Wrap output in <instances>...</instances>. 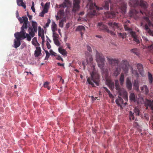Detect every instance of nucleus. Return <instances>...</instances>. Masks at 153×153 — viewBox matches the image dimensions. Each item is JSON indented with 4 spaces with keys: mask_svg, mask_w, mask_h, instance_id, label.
Listing matches in <instances>:
<instances>
[{
    "mask_svg": "<svg viewBox=\"0 0 153 153\" xmlns=\"http://www.w3.org/2000/svg\"><path fill=\"white\" fill-rule=\"evenodd\" d=\"M49 83L48 82H44L43 85L45 88H47L48 90H49L51 88V87L49 86Z\"/></svg>",
    "mask_w": 153,
    "mask_h": 153,
    "instance_id": "obj_38",
    "label": "nucleus"
},
{
    "mask_svg": "<svg viewBox=\"0 0 153 153\" xmlns=\"http://www.w3.org/2000/svg\"><path fill=\"white\" fill-rule=\"evenodd\" d=\"M115 102L117 105L121 108L122 107L121 104L123 103V100L122 98L118 97V98L116 100Z\"/></svg>",
    "mask_w": 153,
    "mask_h": 153,
    "instance_id": "obj_21",
    "label": "nucleus"
},
{
    "mask_svg": "<svg viewBox=\"0 0 153 153\" xmlns=\"http://www.w3.org/2000/svg\"><path fill=\"white\" fill-rule=\"evenodd\" d=\"M147 106L150 107L151 110L153 111V104L152 103L149 102L147 103Z\"/></svg>",
    "mask_w": 153,
    "mask_h": 153,
    "instance_id": "obj_43",
    "label": "nucleus"
},
{
    "mask_svg": "<svg viewBox=\"0 0 153 153\" xmlns=\"http://www.w3.org/2000/svg\"><path fill=\"white\" fill-rule=\"evenodd\" d=\"M32 25L33 27V28L34 29V31L37 32V24L35 22L32 21Z\"/></svg>",
    "mask_w": 153,
    "mask_h": 153,
    "instance_id": "obj_31",
    "label": "nucleus"
},
{
    "mask_svg": "<svg viewBox=\"0 0 153 153\" xmlns=\"http://www.w3.org/2000/svg\"><path fill=\"white\" fill-rule=\"evenodd\" d=\"M59 26L60 27H63V24L61 21L59 22Z\"/></svg>",
    "mask_w": 153,
    "mask_h": 153,
    "instance_id": "obj_59",
    "label": "nucleus"
},
{
    "mask_svg": "<svg viewBox=\"0 0 153 153\" xmlns=\"http://www.w3.org/2000/svg\"><path fill=\"white\" fill-rule=\"evenodd\" d=\"M144 19L146 22L145 25V29L150 35L153 36V31H151L149 28V27L152 25V23L148 17H144Z\"/></svg>",
    "mask_w": 153,
    "mask_h": 153,
    "instance_id": "obj_7",
    "label": "nucleus"
},
{
    "mask_svg": "<svg viewBox=\"0 0 153 153\" xmlns=\"http://www.w3.org/2000/svg\"><path fill=\"white\" fill-rule=\"evenodd\" d=\"M45 13H46L43 10V11L40 13L39 16L41 17H44Z\"/></svg>",
    "mask_w": 153,
    "mask_h": 153,
    "instance_id": "obj_53",
    "label": "nucleus"
},
{
    "mask_svg": "<svg viewBox=\"0 0 153 153\" xmlns=\"http://www.w3.org/2000/svg\"><path fill=\"white\" fill-rule=\"evenodd\" d=\"M80 1L79 0H74L73 7L72 12L75 13L79 9Z\"/></svg>",
    "mask_w": 153,
    "mask_h": 153,
    "instance_id": "obj_10",
    "label": "nucleus"
},
{
    "mask_svg": "<svg viewBox=\"0 0 153 153\" xmlns=\"http://www.w3.org/2000/svg\"><path fill=\"white\" fill-rule=\"evenodd\" d=\"M133 86L134 88V89L137 91L139 90V83L137 80H135L133 82Z\"/></svg>",
    "mask_w": 153,
    "mask_h": 153,
    "instance_id": "obj_30",
    "label": "nucleus"
},
{
    "mask_svg": "<svg viewBox=\"0 0 153 153\" xmlns=\"http://www.w3.org/2000/svg\"><path fill=\"white\" fill-rule=\"evenodd\" d=\"M82 65L83 66V68L85 69V62L84 61L82 62Z\"/></svg>",
    "mask_w": 153,
    "mask_h": 153,
    "instance_id": "obj_62",
    "label": "nucleus"
},
{
    "mask_svg": "<svg viewBox=\"0 0 153 153\" xmlns=\"http://www.w3.org/2000/svg\"><path fill=\"white\" fill-rule=\"evenodd\" d=\"M56 59L58 60H61L62 61H63V59L62 58L60 55H57L56 56Z\"/></svg>",
    "mask_w": 153,
    "mask_h": 153,
    "instance_id": "obj_48",
    "label": "nucleus"
},
{
    "mask_svg": "<svg viewBox=\"0 0 153 153\" xmlns=\"http://www.w3.org/2000/svg\"><path fill=\"white\" fill-rule=\"evenodd\" d=\"M134 116L133 115H132L131 116H130L129 117V119H130V120H134Z\"/></svg>",
    "mask_w": 153,
    "mask_h": 153,
    "instance_id": "obj_55",
    "label": "nucleus"
},
{
    "mask_svg": "<svg viewBox=\"0 0 153 153\" xmlns=\"http://www.w3.org/2000/svg\"><path fill=\"white\" fill-rule=\"evenodd\" d=\"M59 53L64 56H67V52L65 49H63L62 47H59L58 49Z\"/></svg>",
    "mask_w": 153,
    "mask_h": 153,
    "instance_id": "obj_26",
    "label": "nucleus"
},
{
    "mask_svg": "<svg viewBox=\"0 0 153 153\" xmlns=\"http://www.w3.org/2000/svg\"><path fill=\"white\" fill-rule=\"evenodd\" d=\"M29 34L26 33L27 38H31L35 36V33L36 32L34 30V29L31 27H29L28 29Z\"/></svg>",
    "mask_w": 153,
    "mask_h": 153,
    "instance_id": "obj_11",
    "label": "nucleus"
},
{
    "mask_svg": "<svg viewBox=\"0 0 153 153\" xmlns=\"http://www.w3.org/2000/svg\"><path fill=\"white\" fill-rule=\"evenodd\" d=\"M140 88L142 92L146 94H147L149 92V89L147 85H144L140 87Z\"/></svg>",
    "mask_w": 153,
    "mask_h": 153,
    "instance_id": "obj_17",
    "label": "nucleus"
},
{
    "mask_svg": "<svg viewBox=\"0 0 153 153\" xmlns=\"http://www.w3.org/2000/svg\"><path fill=\"white\" fill-rule=\"evenodd\" d=\"M103 88L105 89V91L108 94L109 97L113 98L114 97L113 95L111 93L110 91L106 87H103Z\"/></svg>",
    "mask_w": 153,
    "mask_h": 153,
    "instance_id": "obj_36",
    "label": "nucleus"
},
{
    "mask_svg": "<svg viewBox=\"0 0 153 153\" xmlns=\"http://www.w3.org/2000/svg\"><path fill=\"white\" fill-rule=\"evenodd\" d=\"M131 51L134 53L137 56H139L140 53L138 50L137 48H134L131 50Z\"/></svg>",
    "mask_w": 153,
    "mask_h": 153,
    "instance_id": "obj_35",
    "label": "nucleus"
},
{
    "mask_svg": "<svg viewBox=\"0 0 153 153\" xmlns=\"http://www.w3.org/2000/svg\"><path fill=\"white\" fill-rule=\"evenodd\" d=\"M139 111L138 109H136L135 110H134V112L137 113L138 115H139Z\"/></svg>",
    "mask_w": 153,
    "mask_h": 153,
    "instance_id": "obj_60",
    "label": "nucleus"
},
{
    "mask_svg": "<svg viewBox=\"0 0 153 153\" xmlns=\"http://www.w3.org/2000/svg\"><path fill=\"white\" fill-rule=\"evenodd\" d=\"M64 8H63V9ZM64 13V9H60L58 13V15L60 17H62L63 16Z\"/></svg>",
    "mask_w": 153,
    "mask_h": 153,
    "instance_id": "obj_39",
    "label": "nucleus"
},
{
    "mask_svg": "<svg viewBox=\"0 0 153 153\" xmlns=\"http://www.w3.org/2000/svg\"><path fill=\"white\" fill-rule=\"evenodd\" d=\"M137 67L140 74L141 75H142L143 71V67L142 65L140 63H138L137 65Z\"/></svg>",
    "mask_w": 153,
    "mask_h": 153,
    "instance_id": "obj_18",
    "label": "nucleus"
},
{
    "mask_svg": "<svg viewBox=\"0 0 153 153\" xmlns=\"http://www.w3.org/2000/svg\"><path fill=\"white\" fill-rule=\"evenodd\" d=\"M116 87V89L118 91H120V87L119 85H115Z\"/></svg>",
    "mask_w": 153,
    "mask_h": 153,
    "instance_id": "obj_51",
    "label": "nucleus"
},
{
    "mask_svg": "<svg viewBox=\"0 0 153 153\" xmlns=\"http://www.w3.org/2000/svg\"><path fill=\"white\" fill-rule=\"evenodd\" d=\"M48 41H49L50 42H51V41L50 40V39H47V40L46 45L47 46L48 49H49L51 48V46L50 45Z\"/></svg>",
    "mask_w": 153,
    "mask_h": 153,
    "instance_id": "obj_42",
    "label": "nucleus"
},
{
    "mask_svg": "<svg viewBox=\"0 0 153 153\" xmlns=\"http://www.w3.org/2000/svg\"><path fill=\"white\" fill-rule=\"evenodd\" d=\"M52 25L51 26L52 30L53 32V36L54 38H58V34H56L54 32L57 29V25L54 22H52Z\"/></svg>",
    "mask_w": 153,
    "mask_h": 153,
    "instance_id": "obj_14",
    "label": "nucleus"
},
{
    "mask_svg": "<svg viewBox=\"0 0 153 153\" xmlns=\"http://www.w3.org/2000/svg\"><path fill=\"white\" fill-rule=\"evenodd\" d=\"M14 36L15 38H27L25 30H21L20 32L15 33Z\"/></svg>",
    "mask_w": 153,
    "mask_h": 153,
    "instance_id": "obj_9",
    "label": "nucleus"
},
{
    "mask_svg": "<svg viewBox=\"0 0 153 153\" xmlns=\"http://www.w3.org/2000/svg\"><path fill=\"white\" fill-rule=\"evenodd\" d=\"M38 35L39 37H41V38H44V30L40 26L38 27Z\"/></svg>",
    "mask_w": 153,
    "mask_h": 153,
    "instance_id": "obj_16",
    "label": "nucleus"
},
{
    "mask_svg": "<svg viewBox=\"0 0 153 153\" xmlns=\"http://www.w3.org/2000/svg\"><path fill=\"white\" fill-rule=\"evenodd\" d=\"M107 58L110 64L112 66H116L114 71L113 74L114 76L117 77L120 74L121 68L123 70L125 73H127L128 70L129 64L126 60H123L120 63L117 59L109 57H107Z\"/></svg>",
    "mask_w": 153,
    "mask_h": 153,
    "instance_id": "obj_2",
    "label": "nucleus"
},
{
    "mask_svg": "<svg viewBox=\"0 0 153 153\" xmlns=\"http://www.w3.org/2000/svg\"><path fill=\"white\" fill-rule=\"evenodd\" d=\"M126 35V34H124V33H118V35L120 37H122V38H124V37H125Z\"/></svg>",
    "mask_w": 153,
    "mask_h": 153,
    "instance_id": "obj_45",
    "label": "nucleus"
},
{
    "mask_svg": "<svg viewBox=\"0 0 153 153\" xmlns=\"http://www.w3.org/2000/svg\"><path fill=\"white\" fill-rule=\"evenodd\" d=\"M133 40L135 41L137 43H140V40L139 39H133Z\"/></svg>",
    "mask_w": 153,
    "mask_h": 153,
    "instance_id": "obj_54",
    "label": "nucleus"
},
{
    "mask_svg": "<svg viewBox=\"0 0 153 153\" xmlns=\"http://www.w3.org/2000/svg\"><path fill=\"white\" fill-rule=\"evenodd\" d=\"M22 39H15L14 40L13 47L15 48L18 47L21 45V40Z\"/></svg>",
    "mask_w": 153,
    "mask_h": 153,
    "instance_id": "obj_22",
    "label": "nucleus"
},
{
    "mask_svg": "<svg viewBox=\"0 0 153 153\" xmlns=\"http://www.w3.org/2000/svg\"><path fill=\"white\" fill-rule=\"evenodd\" d=\"M50 2H47L45 4L44 8L43 9L44 11L46 13H47L48 12V9L50 5Z\"/></svg>",
    "mask_w": 153,
    "mask_h": 153,
    "instance_id": "obj_33",
    "label": "nucleus"
},
{
    "mask_svg": "<svg viewBox=\"0 0 153 153\" xmlns=\"http://www.w3.org/2000/svg\"><path fill=\"white\" fill-rule=\"evenodd\" d=\"M108 25L111 27L113 28L114 30H115L116 29L119 28L120 29V25L119 23L110 22H108Z\"/></svg>",
    "mask_w": 153,
    "mask_h": 153,
    "instance_id": "obj_13",
    "label": "nucleus"
},
{
    "mask_svg": "<svg viewBox=\"0 0 153 153\" xmlns=\"http://www.w3.org/2000/svg\"><path fill=\"white\" fill-rule=\"evenodd\" d=\"M37 42L36 39H33V40L32 41V44L33 45H34Z\"/></svg>",
    "mask_w": 153,
    "mask_h": 153,
    "instance_id": "obj_50",
    "label": "nucleus"
},
{
    "mask_svg": "<svg viewBox=\"0 0 153 153\" xmlns=\"http://www.w3.org/2000/svg\"><path fill=\"white\" fill-rule=\"evenodd\" d=\"M57 64L59 66H63L64 65V64H61L59 63H58Z\"/></svg>",
    "mask_w": 153,
    "mask_h": 153,
    "instance_id": "obj_63",
    "label": "nucleus"
},
{
    "mask_svg": "<svg viewBox=\"0 0 153 153\" xmlns=\"http://www.w3.org/2000/svg\"><path fill=\"white\" fill-rule=\"evenodd\" d=\"M124 27L125 30H130L131 29L127 26L126 25H124Z\"/></svg>",
    "mask_w": 153,
    "mask_h": 153,
    "instance_id": "obj_49",
    "label": "nucleus"
},
{
    "mask_svg": "<svg viewBox=\"0 0 153 153\" xmlns=\"http://www.w3.org/2000/svg\"><path fill=\"white\" fill-rule=\"evenodd\" d=\"M92 70V72L90 73L91 77H88L87 82L89 84L91 85L92 86L94 87V83L98 86L99 85V77L97 71L95 69L94 65L91 67Z\"/></svg>",
    "mask_w": 153,
    "mask_h": 153,
    "instance_id": "obj_3",
    "label": "nucleus"
},
{
    "mask_svg": "<svg viewBox=\"0 0 153 153\" xmlns=\"http://www.w3.org/2000/svg\"><path fill=\"white\" fill-rule=\"evenodd\" d=\"M86 57V61L88 64L91 65L93 61V58L91 54L88 52H86L85 53Z\"/></svg>",
    "mask_w": 153,
    "mask_h": 153,
    "instance_id": "obj_12",
    "label": "nucleus"
},
{
    "mask_svg": "<svg viewBox=\"0 0 153 153\" xmlns=\"http://www.w3.org/2000/svg\"><path fill=\"white\" fill-rule=\"evenodd\" d=\"M98 25L100 30H103L104 32H106L108 33H110L112 35H114L115 34L114 31L110 30L108 29L107 26L103 25L102 23H98Z\"/></svg>",
    "mask_w": 153,
    "mask_h": 153,
    "instance_id": "obj_8",
    "label": "nucleus"
},
{
    "mask_svg": "<svg viewBox=\"0 0 153 153\" xmlns=\"http://www.w3.org/2000/svg\"><path fill=\"white\" fill-rule=\"evenodd\" d=\"M145 12H142L140 10V12L137 11L134 9H131L129 12V16L131 18H134L136 20L139 19L140 14L143 15Z\"/></svg>",
    "mask_w": 153,
    "mask_h": 153,
    "instance_id": "obj_5",
    "label": "nucleus"
},
{
    "mask_svg": "<svg viewBox=\"0 0 153 153\" xmlns=\"http://www.w3.org/2000/svg\"><path fill=\"white\" fill-rule=\"evenodd\" d=\"M130 34L133 38H137L136 33L134 32L131 31Z\"/></svg>",
    "mask_w": 153,
    "mask_h": 153,
    "instance_id": "obj_44",
    "label": "nucleus"
},
{
    "mask_svg": "<svg viewBox=\"0 0 153 153\" xmlns=\"http://www.w3.org/2000/svg\"><path fill=\"white\" fill-rule=\"evenodd\" d=\"M129 4L131 7H135L139 5L138 0H129Z\"/></svg>",
    "mask_w": 153,
    "mask_h": 153,
    "instance_id": "obj_15",
    "label": "nucleus"
},
{
    "mask_svg": "<svg viewBox=\"0 0 153 153\" xmlns=\"http://www.w3.org/2000/svg\"><path fill=\"white\" fill-rule=\"evenodd\" d=\"M50 53H51L52 55H53L54 56H56L57 54L55 53L54 52H53L52 50H51L50 51Z\"/></svg>",
    "mask_w": 153,
    "mask_h": 153,
    "instance_id": "obj_47",
    "label": "nucleus"
},
{
    "mask_svg": "<svg viewBox=\"0 0 153 153\" xmlns=\"http://www.w3.org/2000/svg\"><path fill=\"white\" fill-rule=\"evenodd\" d=\"M39 44L37 42L34 45L36 46V47H39Z\"/></svg>",
    "mask_w": 153,
    "mask_h": 153,
    "instance_id": "obj_61",
    "label": "nucleus"
},
{
    "mask_svg": "<svg viewBox=\"0 0 153 153\" xmlns=\"http://www.w3.org/2000/svg\"><path fill=\"white\" fill-rule=\"evenodd\" d=\"M54 43L57 46H59L61 45V43L58 39H53Z\"/></svg>",
    "mask_w": 153,
    "mask_h": 153,
    "instance_id": "obj_37",
    "label": "nucleus"
},
{
    "mask_svg": "<svg viewBox=\"0 0 153 153\" xmlns=\"http://www.w3.org/2000/svg\"><path fill=\"white\" fill-rule=\"evenodd\" d=\"M71 2L69 0H65V2L59 5V8L62 7L65 8L68 6V5H70Z\"/></svg>",
    "mask_w": 153,
    "mask_h": 153,
    "instance_id": "obj_23",
    "label": "nucleus"
},
{
    "mask_svg": "<svg viewBox=\"0 0 153 153\" xmlns=\"http://www.w3.org/2000/svg\"><path fill=\"white\" fill-rule=\"evenodd\" d=\"M16 17L18 19V18H19V13H18V11L17 10V11H16Z\"/></svg>",
    "mask_w": 153,
    "mask_h": 153,
    "instance_id": "obj_58",
    "label": "nucleus"
},
{
    "mask_svg": "<svg viewBox=\"0 0 153 153\" xmlns=\"http://www.w3.org/2000/svg\"><path fill=\"white\" fill-rule=\"evenodd\" d=\"M129 98L130 100L132 101L135 102L136 101V99L134 94L133 93H131L129 96Z\"/></svg>",
    "mask_w": 153,
    "mask_h": 153,
    "instance_id": "obj_34",
    "label": "nucleus"
},
{
    "mask_svg": "<svg viewBox=\"0 0 153 153\" xmlns=\"http://www.w3.org/2000/svg\"><path fill=\"white\" fill-rule=\"evenodd\" d=\"M115 85H119V81L118 80H116L115 81Z\"/></svg>",
    "mask_w": 153,
    "mask_h": 153,
    "instance_id": "obj_56",
    "label": "nucleus"
},
{
    "mask_svg": "<svg viewBox=\"0 0 153 153\" xmlns=\"http://www.w3.org/2000/svg\"><path fill=\"white\" fill-rule=\"evenodd\" d=\"M51 23V20L50 19H48L47 20V22L45 25V27H48L49 26V24Z\"/></svg>",
    "mask_w": 153,
    "mask_h": 153,
    "instance_id": "obj_46",
    "label": "nucleus"
},
{
    "mask_svg": "<svg viewBox=\"0 0 153 153\" xmlns=\"http://www.w3.org/2000/svg\"><path fill=\"white\" fill-rule=\"evenodd\" d=\"M96 59L99 67L102 70L105 62V58L104 56L102 53H99L97 51H96Z\"/></svg>",
    "mask_w": 153,
    "mask_h": 153,
    "instance_id": "obj_4",
    "label": "nucleus"
},
{
    "mask_svg": "<svg viewBox=\"0 0 153 153\" xmlns=\"http://www.w3.org/2000/svg\"><path fill=\"white\" fill-rule=\"evenodd\" d=\"M119 81L120 85H122L124 84V75L123 73H121L120 75Z\"/></svg>",
    "mask_w": 153,
    "mask_h": 153,
    "instance_id": "obj_29",
    "label": "nucleus"
},
{
    "mask_svg": "<svg viewBox=\"0 0 153 153\" xmlns=\"http://www.w3.org/2000/svg\"><path fill=\"white\" fill-rule=\"evenodd\" d=\"M84 14V12L83 11H82L79 14V15L80 16V15H83Z\"/></svg>",
    "mask_w": 153,
    "mask_h": 153,
    "instance_id": "obj_64",
    "label": "nucleus"
},
{
    "mask_svg": "<svg viewBox=\"0 0 153 153\" xmlns=\"http://www.w3.org/2000/svg\"><path fill=\"white\" fill-rule=\"evenodd\" d=\"M36 50L35 51L34 55L35 57H38L40 55L41 50L40 47H36Z\"/></svg>",
    "mask_w": 153,
    "mask_h": 153,
    "instance_id": "obj_24",
    "label": "nucleus"
},
{
    "mask_svg": "<svg viewBox=\"0 0 153 153\" xmlns=\"http://www.w3.org/2000/svg\"><path fill=\"white\" fill-rule=\"evenodd\" d=\"M44 50L46 54V56L45 57V60H48V58L50 56V54L48 52V51L46 50L45 49H44Z\"/></svg>",
    "mask_w": 153,
    "mask_h": 153,
    "instance_id": "obj_40",
    "label": "nucleus"
},
{
    "mask_svg": "<svg viewBox=\"0 0 153 153\" xmlns=\"http://www.w3.org/2000/svg\"><path fill=\"white\" fill-rule=\"evenodd\" d=\"M106 81L108 85L111 89L113 90L114 89V83L113 82L110 80H107Z\"/></svg>",
    "mask_w": 153,
    "mask_h": 153,
    "instance_id": "obj_19",
    "label": "nucleus"
},
{
    "mask_svg": "<svg viewBox=\"0 0 153 153\" xmlns=\"http://www.w3.org/2000/svg\"><path fill=\"white\" fill-rule=\"evenodd\" d=\"M31 9L33 12H35V9L34 8V6H32L31 7Z\"/></svg>",
    "mask_w": 153,
    "mask_h": 153,
    "instance_id": "obj_57",
    "label": "nucleus"
},
{
    "mask_svg": "<svg viewBox=\"0 0 153 153\" xmlns=\"http://www.w3.org/2000/svg\"><path fill=\"white\" fill-rule=\"evenodd\" d=\"M140 4L141 7L143 8L145 10L147 9L148 6L147 2L144 1L140 0Z\"/></svg>",
    "mask_w": 153,
    "mask_h": 153,
    "instance_id": "obj_20",
    "label": "nucleus"
},
{
    "mask_svg": "<svg viewBox=\"0 0 153 153\" xmlns=\"http://www.w3.org/2000/svg\"><path fill=\"white\" fill-rule=\"evenodd\" d=\"M18 20L20 24L23 23V25L21 28V30H25V29H27L28 28V18L26 16H24L22 17H19Z\"/></svg>",
    "mask_w": 153,
    "mask_h": 153,
    "instance_id": "obj_6",
    "label": "nucleus"
},
{
    "mask_svg": "<svg viewBox=\"0 0 153 153\" xmlns=\"http://www.w3.org/2000/svg\"><path fill=\"white\" fill-rule=\"evenodd\" d=\"M85 30V27L83 26H79L76 29V31H80V33L82 38V32L84 31Z\"/></svg>",
    "mask_w": 153,
    "mask_h": 153,
    "instance_id": "obj_27",
    "label": "nucleus"
},
{
    "mask_svg": "<svg viewBox=\"0 0 153 153\" xmlns=\"http://www.w3.org/2000/svg\"><path fill=\"white\" fill-rule=\"evenodd\" d=\"M87 49L88 50L89 52H91V51H92V49H91V47L90 46H89V45H87Z\"/></svg>",
    "mask_w": 153,
    "mask_h": 153,
    "instance_id": "obj_52",
    "label": "nucleus"
},
{
    "mask_svg": "<svg viewBox=\"0 0 153 153\" xmlns=\"http://www.w3.org/2000/svg\"><path fill=\"white\" fill-rule=\"evenodd\" d=\"M126 83L127 88L129 90H131L132 88V84L131 82L128 78L127 79Z\"/></svg>",
    "mask_w": 153,
    "mask_h": 153,
    "instance_id": "obj_28",
    "label": "nucleus"
},
{
    "mask_svg": "<svg viewBox=\"0 0 153 153\" xmlns=\"http://www.w3.org/2000/svg\"><path fill=\"white\" fill-rule=\"evenodd\" d=\"M132 74L137 77H138L139 75L137 70H132Z\"/></svg>",
    "mask_w": 153,
    "mask_h": 153,
    "instance_id": "obj_41",
    "label": "nucleus"
},
{
    "mask_svg": "<svg viewBox=\"0 0 153 153\" xmlns=\"http://www.w3.org/2000/svg\"><path fill=\"white\" fill-rule=\"evenodd\" d=\"M16 2L18 6H22L24 9L26 8V5L23 2L22 0H16Z\"/></svg>",
    "mask_w": 153,
    "mask_h": 153,
    "instance_id": "obj_25",
    "label": "nucleus"
},
{
    "mask_svg": "<svg viewBox=\"0 0 153 153\" xmlns=\"http://www.w3.org/2000/svg\"><path fill=\"white\" fill-rule=\"evenodd\" d=\"M87 7L89 8L88 15L91 17L99 14L98 11L103 9L108 10L109 4L111 12L105 13L106 17L110 18H114L115 16L121 12L123 14H125L127 4L124 0H117L116 3L112 4L111 0H105L102 7H99L94 3L92 0H88Z\"/></svg>",
    "mask_w": 153,
    "mask_h": 153,
    "instance_id": "obj_1",
    "label": "nucleus"
},
{
    "mask_svg": "<svg viewBox=\"0 0 153 153\" xmlns=\"http://www.w3.org/2000/svg\"><path fill=\"white\" fill-rule=\"evenodd\" d=\"M148 78L149 83L150 84H152L153 81V78L152 75L149 72L148 73Z\"/></svg>",
    "mask_w": 153,
    "mask_h": 153,
    "instance_id": "obj_32",
    "label": "nucleus"
}]
</instances>
